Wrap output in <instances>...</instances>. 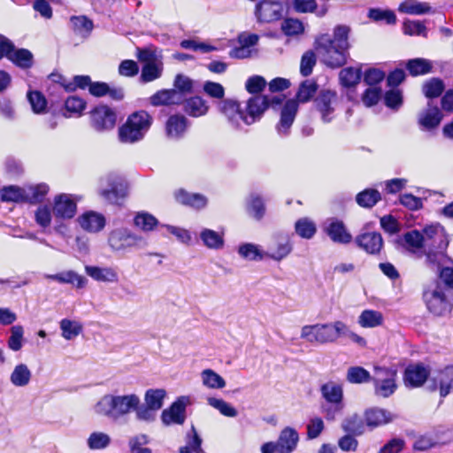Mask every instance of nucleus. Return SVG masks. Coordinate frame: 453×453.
Listing matches in <instances>:
<instances>
[{
    "instance_id": "obj_30",
    "label": "nucleus",
    "mask_w": 453,
    "mask_h": 453,
    "mask_svg": "<svg viewBox=\"0 0 453 453\" xmlns=\"http://www.w3.org/2000/svg\"><path fill=\"white\" fill-rule=\"evenodd\" d=\"M365 418L368 426L376 427L391 422L394 415L384 409L371 408L365 411Z\"/></svg>"
},
{
    "instance_id": "obj_53",
    "label": "nucleus",
    "mask_w": 453,
    "mask_h": 453,
    "mask_svg": "<svg viewBox=\"0 0 453 453\" xmlns=\"http://www.w3.org/2000/svg\"><path fill=\"white\" fill-rule=\"evenodd\" d=\"M201 377L203 384L209 388H223L226 386L225 380L217 372L211 369H205L202 372Z\"/></svg>"
},
{
    "instance_id": "obj_39",
    "label": "nucleus",
    "mask_w": 453,
    "mask_h": 453,
    "mask_svg": "<svg viewBox=\"0 0 453 453\" xmlns=\"http://www.w3.org/2000/svg\"><path fill=\"white\" fill-rule=\"evenodd\" d=\"M446 249L425 248L426 265L431 270H439L445 258Z\"/></svg>"
},
{
    "instance_id": "obj_38",
    "label": "nucleus",
    "mask_w": 453,
    "mask_h": 453,
    "mask_svg": "<svg viewBox=\"0 0 453 453\" xmlns=\"http://www.w3.org/2000/svg\"><path fill=\"white\" fill-rule=\"evenodd\" d=\"M163 68L162 59L145 64L142 69L141 81L143 83H147L160 78L163 73Z\"/></svg>"
},
{
    "instance_id": "obj_57",
    "label": "nucleus",
    "mask_w": 453,
    "mask_h": 453,
    "mask_svg": "<svg viewBox=\"0 0 453 453\" xmlns=\"http://www.w3.org/2000/svg\"><path fill=\"white\" fill-rule=\"evenodd\" d=\"M27 198L26 202L28 203H39L42 202L44 196L49 192V187L46 184H38L35 186H29L25 188Z\"/></svg>"
},
{
    "instance_id": "obj_2",
    "label": "nucleus",
    "mask_w": 453,
    "mask_h": 453,
    "mask_svg": "<svg viewBox=\"0 0 453 453\" xmlns=\"http://www.w3.org/2000/svg\"><path fill=\"white\" fill-rule=\"evenodd\" d=\"M140 402L141 399L136 394H106L94 405V411L110 420L118 421L133 412Z\"/></svg>"
},
{
    "instance_id": "obj_3",
    "label": "nucleus",
    "mask_w": 453,
    "mask_h": 453,
    "mask_svg": "<svg viewBox=\"0 0 453 453\" xmlns=\"http://www.w3.org/2000/svg\"><path fill=\"white\" fill-rule=\"evenodd\" d=\"M317 89L318 85L315 81L306 80L300 84L296 96V99H289L285 103L280 111V120L276 125L277 133L280 136H287L289 134L298 111V103L309 102Z\"/></svg>"
},
{
    "instance_id": "obj_4",
    "label": "nucleus",
    "mask_w": 453,
    "mask_h": 453,
    "mask_svg": "<svg viewBox=\"0 0 453 453\" xmlns=\"http://www.w3.org/2000/svg\"><path fill=\"white\" fill-rule=\"evenodd\" d=\"M424 302L430 312L436 316L449 313L453 307V292L436 280L423 291Z\"/></svg>"
},
{
    "instance_id": "obj_17",
    "label": "nucleus",
    "mask_w": 453,
    "mask_h": 453,
    "mask_svg": "<svg viewBox=\"0 0 453 453\" xmlns=\"http://www.w3.org/2000/svg\"><path fill=\"white\" fill-rule=\"evenodd\" d=\"M432 372L423 364L409 365L403 373V382L407 388H418L426 380Z\"/></svg>"
},
{
    "instance_id": "obj_62",
    "label": "nucleus",
    "mask_w": 453,
    "mask_h": 453,
    "mask_svg": "<svg viewBox=\"0 0 453 453\" xmlns=\"http://www.w3.org/2000/svg\"><path fill=\"white\" fill-rule=\"evenodd\" d=\"M173 86V89H175V91H179L184 100L187 94H191L193 92L194 83L189 77L179 73L174 78Z\"/></svg>"
},
{
    "instance_id": "obj_35",
    "label": "nucleus",
    "mask_w": 453,
    "mask_h": 453,
    "mask_svg": "<svg viewBox=\"0 0 453 453\" xmlns=\"http://www.w3.org/2000/svg\"><path fill=\"white\" fill-rule=\"evenodd\" d=\"M203 245L211 250H221L224 247V234L209 228H203L200 233Z\"/></svg>"
},
{
    "instance_id": "obj_51",
    "label": "nucleus",
    "mask_w": 453,
    "mask_h": 453,
    "mask_svg": "<svg viewBox=\"0 0 453 453\" xmlns=\"http://www.w3.org/2000/svg\"><path fill=\"white\" fill-rule=\"evenodd\" d=\"M60 329L65 340H72L82 332V325L78 321L64 319L60 321Z\"/></svg>"
},
{
    "instance_id": "obj_25",
    "label": "nucleus",
    "mask_w": 453,
    "mask_h": 453,
    "mask_svg": "<svg viewBox=\"0 0 453 453\" xmlns=\"http://www.w3.org/2000/svg\"><path fill=\"white\" fill-rule=\"evenodd\" d=\"M81 227L88 233H98L105 226V218L96 211L84 212L78 218Z\"/></svg>"
},
{
    "instance_id": "obj_22",
    "label": "nucleus",
    "mask_w": 453,
    "mask_h": 453,
    "mask_svg": "<svg viewBox=\"0 0 453 453\" xmlns=\"http://www.w3.org/2000/svg\"><path fill=\"white\" fill-rule=\"evenodd\" d=\"M219 109L232 126L239 127L241 121L244 123V109L236 100L224 99L219 104Z\"/></svg>"
},
{
    "instance_id": "obj_18",
    "label": "nucleus",
    "mask_w": 453,
    "mask_h": 453,
    "mask_svg": "<svg viewBox=\"0 0 453 453\" xmlns=\"http://www.w3.org/2000/svg\"><path fill=\"white\" fill-rule=\"evenodd\" d=\"M77 211V203L69 194H60L55 196L52 211L56 218L72 219Z\"/></svg>"
},
{
    "instance_id": "obj_24",
    "label": "nucleus",
    "mask_w": 453,
    "mask_h": 453,
    "mask_svg": "<svg viewBox=\"0 0 453 453\" xmlns=\"http://www.w3.org/2000/svg\"><path fill=\"white\" fill-rule=\"evenodd\" d=\"M6 58L21 69H29L34 65V55L27 49L16 48L12 42V49H8Z\"/></svg>"
},
{
    "instance_id": "obj_41",
    "label": "nucleus",
    "mask_w": 453,
    "mask_h": 453,
    "mask_svg": "<svg viewBox=\"0 0 453 453\" xmlns=\"http://www.w3.org/2000/svg\"><path fill=\"white\" fill-rule=\"evenodd\" d=\"M398 11L411 15H422L430 12L431 6L428 3L409 0L403 2L398 7Z\"/></svg>"
},
{
    "instance_id": "obj_10",
    "label": "nucleus",
    "mask_w": 453,
    "mask_h": 453,
    "mask_svg": "<svg viewBox=\"0 0 453 453\" xmlns=\"http://www.w3.org/2000/svg\"><path fill=\"white\" fill-rule=\"evenodd\" d=\"M104 182L108 188H102L101 196L111 203L120 204L127 195L128 187L126 180L120 175L110 173L101 180V183Z\"/></svg>"
},
{
    "instance_id": "obj_43",
    "label": "nucleus",
    "mask_w": 453,
    "mask_h": 453,
    "mask_svg": "<svg viewBox=\"0 0 453 453\" xmlns=\"http://www.w3.org/2000/svg\"><path fill=\"white\" fill-rule=\"evenodd\" d=\"M165 397L166 391L164 388H150L144 394V402L150 408L158 411L163 407Z\"/></svg>"
},
{
    "instance_id": "obj_21",
    "label": "nucleus",
    "mask_w": 453,
    "mask_h": 453,
    "mask_svg": "<svg viewBox=\"0 0 453 453\" xmlns=\"http://www.w3.org/2000/svg\"><path fill=\"white\" fill-rule=\"evenodd\" d=\"M85 272L97 282L116 284L119 281L118 270L112 266L86 265Z\"/></svg>"
},
{
    "instance_id": "obj_9",
    "label": "nucleus",
    "mask_w": 453,
    "mask_h": 453,
    "mask_svg": "<svg viewBox=\"0 0 453 453\" xmlns=\"http://www.w3.org/2000/svg\"><path fill=\"white\" fill-rule=\"evenodd\" d=\"M320 391L323 398L331 404L329 407L324 408L326 418L334 419L335 415L342 412L344 408L342 387L334 381H329L321 386Z\"/></svg>"
},
{
    "instance_id": "obj_60",
    "label": "nucleus",
    "mask_w": 453,
    "mask_h": 453,
    "mask_svg": "<svg viewBox=\"0 0 453 453\" xmlns=\"http://www.w3.org/2000/svg\"><path fill=\"white\" fill-rule=\"evenodd\" d=\"M443 90V81L438 78H432L423 85V92L427 98L438 97Z\"/></svg>"
},
{
    "instance_id": "obj_11",
    "label": "nucleus",
    "mask_w": 453,
    "mask_h": 453,
    "mask_svg": "<svg viewBox=\"0 0 453 453\" xmlns=\"http://www.w3.org/2000/svg\"><path fill=\"white\" fill-rule=\"evenodd\" d=\"M108 243L112 250L120 251L130 247L140 246L144 243V240L127 228H117L110 233Z\"/></svg>"
},
{
    "instance_id": "obj_19",
    "label": "nucleus",
    "mask_w": 453,
    "mask_h": 453,
    "mask_svg": "<svg viewBox=\"0 0 453 453\" xmlns=\"http://www.w3.org/2000/svg\"><path fill=\"white\" fill-rule=\"evenodd\" d=\"M267 99L262 95L251 96L246 102L244 124L250 126L259 120L267 109Z\"/></svg>"
},
{
    "instance_id": "obj_31",
    "label": "nucleus",
    "mask_w": 453,
    "mask_h": 453,
    "mask_svg": "<svg viewBox=\"0 0 453 453\" xmlns=\"http://www.w3.org/2000/svg\"><path fill=\"white\" fill-rule=\"evenodd\" d=\"M175 199L180 203L195 209H202L207 204V198L204 196L197 193H188L184 189H179L175 192Z\"/></svg>"
},
{
    "instance_id": "obj_56",
    "label": "nucleus",
    "mask_w": 453,
    "mask_h": 453,
    "mask_svg": "<svg viewBox=\"0 0 453 453\" xmlns=\"http://www.w3.org/2000/svg\"><path fill=\"white\" fill-rule=\"evenodd\" d=\"M361 78L360 69L347 67L340 72V81L342 86L346 88L353 87Z\"/></svg>"
},
{
    "instance_id": "obj_44",
    "label": "nucleus",
    "mask_w": 453,
    "mask_h": 453,
    "mask_svg": "<svg viewBox=\"0 0 453 453\" xmlns=\"http://www.w3.org/2000/svg\"><path fill=\"white\" fill-rule=\"evenodd\" d=\"M295 230L300 237L310 240L317 233V226L311 219L301 218L296 222Z\"/></svg>"
},
{
    "instance_id": "obj_55",
    "label": "nucleus",
    "mask_w": 453,
    "mask_h": 453,
    "mask_svg": "<svg viewBox=\"0 0 453 453\" xmlns=\"http://www.w3.org/2000/svg\"><path fill=\"white\" fill-rule=\"evenodd\" d=\"M27 100L32 110L36 114L46 112L47 100L45 96L39 91H29L27 93Z\"/></svg>"
},
{
    "instance_id": "obj_23",
    "label": "nucleus",
    "mask_w": 453,
    "mask_h": 453,
    "mask_svg": "<svg viewBox=\"0 0 453 453\" xmlns=\"http://www.w3.org/2000/svg\"><path fill=\"white\" fill-rule=\"evenodd\" d=\"M356 244L369 254H378L383 247V239L380 233L369 232L357 235Z\"/></svg>"
},
{
    "instance_id": "obj_45",
    "label": "nucleus",
    "mask_w": 453,
    "mask_h": 453,
    "mask_svg": "<svg viewBox=\"0 0 453 453\" xmlns=\"http://www.w3.org/2000/svg\"><path fill=\"white\" fill-rule=\"evenodd\" d=\"M31 372L27 365L19 364L12 371L10 380L16 387H25L31 380Z\"/></svg>"
},
{
    "instance_id": "obj_14",
    "label": "nucleus",
    "mask_w": 453,
    "mask_h": 453,
    "mask_svg": "<svg viewBox=\"0 0 453 453\" xmlns=\"http://www.w3.org/2000/svg\"><path fill=\"white\" fill-rule=\"evenodd\" d=\"M323 232L334 243L349 244L352 242V235L342 220L337 218H328L322 225Z\"/></svg>"
},
{
    "instance_id": "obj_26",
    "label": "nucleus",
    "mask_w": 453,
    "mask_h": 453,
    "mask_svg": "<svg viewBox=\"0 0 453 453\" xmlns=\"http://www.w3.org/2000/svg\"><path fill=\"white\" fill-rule=\"evenodd\" d=\"M292 250L293 245L288 238H280L268 246V250L265 251V258L280 262L286 258L292 252Z\"/></svg>"
},
{
    "instance_id": "obj_34",
    "label": "nucleus",
    "mask_w": 453,
    "mask_h": 453,
    "mask_svg": "<svg viewBox=\"0 0 453 453\" xmlns=\"http://www.w3.org/2000/svg\"><path fill=\"white\" fill-rule=\"evenodd\" d=\"M188 127V119L183 115H173L166 122V133L169 137L180 138Z\"/></svg>"
},
{
    "instance_id": "obj_32",
    "label": "nucleus",
    "mask_w": 453,
    "mask_h": 453,
    "mask_svg": "<svg viewBox=\"0 0 453 453\" xmlns=\"http://www.w3.org/2000/svg\"><path fill=\"white\" fill-rule=\"evenodd\" d=\"M399 242L405 247L407 250L412 253L422 248H426L423 233L416 229L403 234Z\"/></svg>"
},
{
    "instance_id": "obj_63",
    "label": "nucleus",
    "mask_w": 453,
    "mask_h": 453,
    "mask_svg": "<svg viewBox=\"0 0 453 453\" xmlns=\"http://www.w3.org/2000/svg\"><path fill=\"white\" fill-rule=\"evenodd\" d=\"M248 211L256 219H261L265 212L263 199L258 195H251L248 205Z\"/></svg>"
},
{
    "instance_id": "obj_5",
    "label": "nucleus",
    "mask_w": 453,
    "mask_h": 453,
    "mask_svg": "<svg viewBox=\"0 0 453 453\" xmlns=\"http://www.w3.org/2000/svg\"><path fill=\"white\" fill-rule=\"evenodd\" d=\"M152 123L151 116L145 111L132 113L119 128V139L123 142H135L143 138Z\"/></svg>"
},
{
    "instance_id": "obj_33",
    "label": "nucleus",
    "mask_w": 453,
    "mask_h": 453,
    "mask_svg": "<svg viewBox=\"0 0 453 453\" xmlns=\"http://www.w3.org/2000/svg\"><path fill=\"white\" fill-rule=\"evenodd\" d=\"M185 112L194 118H199L207 114L209 106L207 102L200 96H192L184 99Z\"/></svg>"
},
{
    "instance_id": "obj_58",
    "label": "nucleus",
    "mask_w": 453,
    "mask_h": 453,
    "mask_svg": "<svg viewBox=\"0 0 453 453\" xmlns=\"http://www.w3.org/2000/svg\"><path fill=\"white\" fill-rule=\"evenodd\" d=\"M60 283L72 284L77 288H83L87 285L88 280L84 276L78 274L76 272L68 270L60 273Z\"/></svg>"
},
{
    "instance_id": "obj_42",
    "label": "nucleus",
    "mask_w": 453,
    "mask_h": 453,
    "mask_svg": "<svg viewBox=\"0 0 453 453\" xmlns=\"http://www.w3.org/2000/svg\"><path fill=\"white\" fill-rule=\"evenodd\" d=\"M342 428L351 435H361L365 432L363 419L357 414H353L343 419Z\"/></svg>"
},
{
    "instance_id": "obj_20",
    "label": "nucleus",
    "mask_w": 453,
    "mask_h": 453,
    "mask_svg": "<svg viewBox=\"0 0 453 453\" xmlns=\"http://www.w3.org/2000/svg\"><path fill=\"white\" fill-rule=\"evenodd\" d=\"M188 398L181 396L178 398L168 409L163 411L161 418L164 424H179L185 421V409Z\"/></svg>"
},
{
    "instance_id": "obj_52",
    "label": "nucleus",
    "mask_w": 453,
    "mask_h": 453,
    "mask_svg": "<svg viewBox=\"0 0 453 453\" xmlns=\"http://www.w3.org/2000/svg\"><path fill=\"white\" fill-rule=\"evenodd\" d=\"M191 433L187 436V445L180 448V453H204L202 449V439L194 426L191 428Z\"/></svg>"
},
{
    "instance_id": "obj_29",
    "label": "nucleus",
    "mask_w": 453,
    "mask_h": 453,
    "mask_svg": "<svg viewBox=\"0 0 453 453\" xmlns=\"http://www.w3.org/2000/svg\"><path fill=\"white\" fill-rule=\"evenodd\" d=\"M299 441L298 433L296 429L287 426L280 434L277 443L280 447V453H292Z\"/></svg>"
},
{
    "instance_id": "obj_47",
    "label": "nucleus",
    "mask_w": 453,
    "mask_h": 453,
    "mask_svg": "<svg viewBox=\"0 0 453 453\" xmlns=\"http://www.w3.org/2000/svg\"><path fill=\"white\" fill-rule=\"evenodd\" d=\"M381 199L378 190L367 188L358 193L356 197L357 203L365 208H372Z\"/></svg>"
},
{
    "instance_id": "obj_15",
    "label": "nucleus",
    "mask_w": 453,
    "mask_h": 453,
    "mask_svg": "<svg viewBox=\"0 0 453 453\" xmlns=\"http://www.w3.org/2000/svg\"><path fill=\"white\" fill-rule=\"evenodd\" d=\"M317 111L320 113L323 122L328 123L334 119L337 104V95L330 90H323L314 100Z\"/></svg>"
},
{
    "instance_id": "obj_12",
    "label": "nucleus",
    "mask_w": 453,
    "mask_h": 453,
    "mask_svg": "<svg viewBox=\"0 0 453 453\" xmlns=\"http://www.w3.org/2000/svg\"><path fill=\"white\" fill-rule=\"evenodd\" d=\"M89 114L91 126L96 131L111 130L116 125V112L107 105L96 106Z\"/></svg>"
},
{
    "instance_id": "obj_37",
    "label": "nucleus",
    "mask_w": 453,
    "mask_h": 453,
    "mask_svg": "<svg viewBox=\"0 0 453 453\" xmlns=\"http://www.w3.org/2000/svg\"><path fill=\"white\" fill-rule=\"evenodd\" d=\"M237 252L242 258L248 261H260L265 258V251L260 250L258 245L251 242L240 244Z\"/></svg>"
},
{
    "instance_id": "obj_36",
    "label": "nucleus",
    "mask_w": 453,
    "mask_h": 453,
    "mask_svg": "<svg viewBox=\"0 0 453 453\" xmlns=\"http://www.w3.org/2000/svg\"><path fill=\"white\" fill-rule=\"evenodd\" d=\"M384 318L380 311L364 310L357 319L358 325L363 328H373L383 324Z\"/></svg>"
},
{
    "instance_id": "obj_1",
    "label": "nucleus",
    "mask_w": 453,
    "mask_h": 453,
    "mask_svg": "<svg viewBox=\"0 0 453 453\" xmlns=\"http://www.w3.org/2000/svg\"><path fill=\"white\" fill-rule=\"evenodd\" d=\"M349 32L348 27L340 25L334 30V38L324 34L316 39V49L326 65L335 68L346 63Z\"/></svg>"
},
{
    "instance_id": "obj_7",
    "label": "nucleus",
    "mask_w": 453,
    "mask_h": 453,
    "mask_svg": "<svg viewBox=\"0 0 453 453\" xmlns=\"http://www.w3.org/2000/svg\"><path fill=\"white\" fill-rule=\"evenodd\" d=\"M396 377L397 372L395 369L375 366L372 380L374 387V394L383 398L392 395L397 388Z\"/></svg>"
},
{
    "instance_id": "obj_50",
    "label": "nucleus",
    "mask_w": 453,
    "mask_h": 453,
    "mask_svg": "<svg viewBox=\"0 0 453 453\" xmlns=\"http://www.w3.org/2000/svg\"><path fill=\"white\" fill-rule=\"evenodd\" d=\"M347 380L352 384H362L372 380L370 372L361 366H351L347 372Z\"/></svg>"
},
{
    "instance_id": "obj_13",
    "label": "nucleus",
    "mask_w": 453,
    "mask_h": 453,
    "mask_svg": "<svg viewBox=\"0 0 453 453\" xmlns=\"http://www.w3.org/2000/svg\"><path fill=\"white\" fill-rule=\"evenodd\" d=\"M285 12L282 3L273 0H263L257 4L255 15L258 22L272 23L280 20Z\"/></svg>"
},
{
    "instance_id": "obj_40",
    "label": "nucleus",
    "mask_w": 453,
    "mask_h": 453,
    "mask_svg": "<svg viewBox=\"0 0 453 453\" xmlns=\"http://www.w3.org/2000/svg\"><path fill=\"white\" fill-rule=\"evenodd\" d=\"M86 102L78 96H69L65 102L63 115L65 118L80 117L85 110Z\"/></svg>"
},
{
    "instance_id": "obj_6",
    "label": "nucleus",
    "mask_w": 453,
    "mask_h": 453,
    "mask_svg": "<svg viewBox=\"0 0 453 453\" xmlns=\"http://www.w3.org/2000/svg\"><path fill=\"white\" fill-rule=\"evenodd\" d=\"M340 320L332 323L303 326L300 337L310 343L326 344L338 340Z\"/></svg>"
},
{
    "instance_id": "obj_48",
    "label": "nucleus",
    "mask_w": 453,
    "mask_h": 453,
    "mask_svg": "<svg viewBox=\"0 0 453 453\" xmlns=\"http://www.w3.org/2000/svg\"><path fill=\"white\" fill-rule=\"evenodd\" d=\"M70 22L74 33L84 37L88 36L93 29L92 20L86 16H73Z\"/></svg>"
},
{
    "instance_id": "obj_16",
    "label": "nucleus",
    "mask_w": 453,
    "mask_h": 453,
    "mask_svg": "<svg viewBox=\"0 0 453 453\" xmlns=\"http://www.w3.org/2000/svg\"><path fill=\"white\" fill-rule=\"evenodd\" d=\"M426 247L447 249L449 239L444 227L439 223L426 225L422 229Z\"/></svg>"
},
{
    "instance_id": "obj_28",
    "label": "nucleus",
    "mask_w": 453,
    "mask_h": 453,
    "mask_svg": "<svg viewBox=\"0 0 453 453\" xmlns=\"http://www.w3.org/2000/svg\"><path fill=\"white\" fill-rule=\"evenodd\" d=\"M442 119V114L437 106L427 104V109L420 112L418 124L426 130L438 127Z\"/></svg>"
},
{
    "instance_id": "obj_46",
    "label": "nucleus",
    "mask_w": 453,
    "mask_h": 453,
    "mask_svg": "<svg viewBox=\"0 0 453 453\" xmlns=\"http://www.w3.org/2000/svg\"><path fill=\"white\" fill-rule=\"evenodd\" d=\"M406 68L412 76L424 75L431 72L432 64L425 58H413L407 62Z\"/></svg>"
},
{
    "instance_id": "obj_64",
    "label": "nucleus",
    "mask_w": 453,
    "mask_h": 453,
    "mask_svg": "<svg viewBox=\"0 0 453 453\" xmlns=\"http://www.w3.org/2000/svg\"><path fill=\"white\" fill-rule=\"evenodd\" d=\"M23 326L16 325L11 327V335L8 339V347L13 351H19L23 346Z\"/></svg>"
},
{
    "instance_id": "obj_27",
    "label": "nucleus",
    "mask_w": 453,
    "mask_h": 453,
    "mask_svg": "<svg viewBox=\"0 0 453 453\" xmlns=\"http://www.w3.org/2000/svg\"><path fill=\"white\" fill-rule=\"evenodd\" d=\"M150 102L153 106L180 104L183 96L175 89H161L150 96Z\"/></svg>"
},
{
    "instance_id": "obj_59",
    "label": "nucleus",
    "mask_w": 453,
    "mask_h": 453,
    "mask_svg": "<svg viewBox=\"0 0 453 453\" xmlns=\"http://www.w3.org/2000/svg\"><path fill=\"white\" fill-rule=\"evenodd\" d=\"M207 402L209 405L218 410L222 415L226 417L235 418L238 415L236 409L223 399L209 397Z\"/></svg>"
},
{
    "instance_id": "obj_8",
    "label": "nucleus",
    "mask_w": 453,
    "mask_h": 453,
    "mask_svg": "<svg viewBox=\"0 0 453 453\" xmlns=\"http://www.w3.org/2000/svg\"><path fill=\"white\" fill-rule=\"evenodd\" d=\"M430 392L438 391L441 398L453 392V364L432 372L426 386Z\"/></svg>"
},
{
    "instance_id": "obj_54",
    "label": "nucleus",
    "mask_w": 453,
    "mask_h": 453,
    "mask_svg": "<svg viewBox=\"0 0 453 453\" xmlns=\"http://www.w3.org/2000/svg\"><path fill=\"white\" fill-rule=\"evenodd\" d=\"M111 437L104 432H94L88 438L87 443L90 449H103L111 443Z\"/></svg>"
},
{
    "instance_id": "obj_49",
    "label": "nucleus",
    "mask_w": 453,
    "mask_h": 453,
    "mask_svg": "<svg viewBox=\"0 0 453 453\" xmlns=\"http://www.w3.org/2000/svg\"><path fill=\"white\" fill-rule=\"evenodd\" d=\"M0 193L2 200L5 202H26L27 197L25 188L17 186L4 187Z\"/></svg>"
},
{
    "instance_id": "obj_61",
    "label": "nucleus",
    "mask_w": 453,
    "mask_h": 453,
    "mask_svg": "<svg viewBox=\"0 0 453 453\" xmlns=\"http://www.w3.org/2000/svg\"><path fill=\"white\" fill-rule=\"evenodd\" d=\"M134 225L144 232L153 230L158 224L157 219L148 212H139L134 218Z\"/></svg>"
}]
</instances>
